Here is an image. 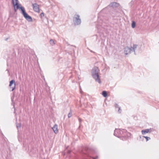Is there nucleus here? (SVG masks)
I'll return each mask as SVG.
<instances>
[{"mask_svg": "<svg viewBox=\"0 0 159 159\" xmlns=\"http://www.w3.org/2000/svg\"><path fill=\"white\" fill-rule=\"evenodd\" d=\"M93 151L87 147H84L82 150L81 153L82 159H96L98 157H94L92 156L94 153Z\"/></svg>", "mask_w": 159, "mask_h": 159, "instance_id": "nucleus-1", "label": "nucleus"}, {"mask_svg": "<svg viewBox=\"0 0 159 159\" xmlns=\"http://www.w3.org/2000/svg\"><path fill=\"white\" fill-rule=\"evenodd\" d=\"M99 70L97 66L94 67L92 70L91 74L93 78L95 80V81L99 83H101V81L99 75Z\"/></svg>", "mask_w": 159, "mask_h": 159, "instance_id": "nucleus-2", "label": "nucleus"}, {"mask_svg": "<svg viewBox=\"0 0 159 159\" xmlns=\"http://www.w3.org/2000/svg\"><path fill=\"white\" fill-rule=\"evenodd\" d=\"M114 135L115 136L119 138L120 135H126L129 136L131 135V134L129 132H127V131L125 129H116L114 132Z\"/></svg>", "mask_w": 159, "mask_h": 159, "instance_id": "nucleus-3", "label": "nucleus"}, {"mask_svg": "<svg viewBox=\"0 0 159 159\" xmlns=\"http://www.w3.org/2000/svg\"><path fill=\"white\" fill-rule=\"evenodd\" d=\"M21 8V13L23 16L24 18L28 21L31 22L32 21V17L28 15V14L26 12L25 9H23Z\"/></svg>", "mask_w": 159, "mask_h": 159, "instance_id": "nucleus-4", "label": "nucleus"}, {"mask_svg": "<svg viewBox=\"0 0 159 159\" xmlns=\"http://www.w3.org/2000/svg\"><path fill=\"white\" fill-rule=\"evenodd\" d=\"M80 16L78 15L75 14L73 18V22L75 25H78L81 23V19L80 18Z\"/></svg>", "mask_w": 159, "mask_h": 159, "instance_id": "nucleus-5", "label": "nucleus"}, {"mask_svg": "<svg viewBox=\"0 0 159 159\" xmlns=\"http://www.w3.org/2000/svg\"><path fill=\"white\" fill-rule=\"evenodd\" d=\"M16 84L15 80H12L10 81L9 86L11 88V91H13L16 88Z\"/></svg>", "mask_w": 159, "mask_h": 159, "instance_id": "nucleus-6", "label": "nucleus"}, {"mask_svg": "<svg viewBox=\"0 0 159 159\" xmlns=\"http://www.w3.org/2000/svg\"><path fill=\"white\" fill-rule=\"evenodd\" d=\"M33 8L34 11L39 12H40V9L39 7V5L36 3H34L32 4Z\"/></svg>", "mask_w": 159, "mask_h": 159, "instance_id": "nucleus-7", "label": "nucleus"}, {"mask_svg": "<svg viewBox=\"0 0 159 159\" xmlns=\"http://www.w3.org/2000/svg\"><path fill=\"white\" fill-rule=\"evenodd\" d=\"M132 51L131 48L128 47H126L125 48V53L126 55H127L129 53H130Z\"/></svg>", "mask_w": 159, "mask_h": 159, "instance_id": "nucleus-8", "label": "nucleus"}, {"mask_svg": "<svg viewBox=\"0 0 159 159\" xmlns=\"http://www.w3.org/2000/svg\"><path fill=\"white\" fill-rule=\"evenodd\" d=\"M119 4L115 2H111L110 4V6L113 7H118L119 6Z\"/></svg>", "mask_w": 159, "mask_h": 159, "instance_id": "nucleus-9", "label": "nucleus"}, {"mask_svg": "<svg viewBox=\"0 0 159 159\" xmlns=\"http://www.w3.org/2000/svg\"><path fill=\"white\" fill-rule=\"evenodd\" d=\"M14 11L15 12L17 11V10L18 9H19L20 10V11H21V8H23V9H25V8L22 6H20V5H16V6H14Z\"/></svg>", "mask_w": 159, "mask_h": 159, "instance_id": "nucleus-10", "label": "nucleus"}, {"mask_svg": "<svg viewBox=\"0 0 159 159\" xmlns=\"http://www.w3.org/2000/svg\"><path fill=\"white\" fill-rule=\"evenodd\" d=\"M138 45L136 44H133V46H131V47L132 51L134 52V54L135 55L136 54L135 53V51L136 49L138 48Z\"/></svg>", "mask_w": 159, "mask_h": 159, "instance_id": "nucleus-11", "label": "nucleus"}, {"mask_svg": "<svg viewBox=\"0 0 159 159\" xmlns=\"http://www.w3.org/2000/svg\"><path fill=\"white\" fill-rule=\"evenodd\" d=\"M58 126L57 124H55L52 128V129L55 134H57L58 132L57 129Z\"/></svg>", "mask_w": 159, "mask_h": 159, "instance_id": "nucleus-12", "label": "nucleus"}, {"mask_svg": "<svg viewBox=\"0 0 159 159\" xmlns=\"http://www.w3.org/2000/svg\"><path fill=\"white\" fill-rule=\"evenodd\" d=\"M12 3L13 6H16V5L21 6L20 4H19L18 0H12Z\"/></svg>", "mask_w": 159, "mask_h": 159, "instance_id": "nucleus-13", "label": "nucleus"}, {"mask_svg": "<svg viewBox=\"0 0 159 159\" xmlns=\"http://www.w3.org/2000/svg\"><path fill=\"white\" fill-rule=\"evenodd\" d=\"M151 129V128L150 129H146L142 130L141 132L143 134H144L146 133H148L149 132L150 130Z\"/></svg>", "mask_w": 159, "mask_h": 159, "instance_id": "nucleus-14", "label": "nucleus"}, {"mask_svg": "<svg viewBox=\"0 0 159 159\" xmlns=\"http://www.w3.org/2000/svg\"><path fill=\"white\" fill-rule=\"evenodd\" d=\"M110 14L113 17H114L116 16V12L115 10H113L110 12Z\"/></svg>", "mask_w": 159, "mask_h": 159, "instance_id": "nucleus-15", "label": "nucleus"}, {"mask_svg": "<svg viewBox=\"0 0 159 159\" xmlns=\"http://www.w3.org/2000/svg\"><path fill=\"white\" fill-rule=\"evenodd\" d=\"M115 107L116 108H118V112L119 113H120L121 110L120 109V107H119V105L117 104L116 103L115 105Z\"/></svg>", "mask_w": 159, "mask_h": 159, "instance_id": "nucleus-16", "label": "nucleus"}, {"mask_svg": "<svg viewBox=\"0 0 159 159\" xmlns=\"http://www.w3.org/2000/svg\"><path fill=\"white\" fill-rule=\"evenodd\" d=\"M21 123H18L17 122L16 123V128L18 130V131H19V129L21 127Z\"/></svg>", "mask_w": 159, "mask_h": 159, "instance_id": "nucleus-17", "label": "nucleus"}, {"mask_svg": "<svg viewBox=\"0 0 159 159\" xmlns=\"http://www.w3.org/2000/svg\"><path fill=\"white\" fill-rule=\"evenodd\" d=\"M102 94L103 96L104 97H106L107 96V92L105 91H103L102 92Z\"/></svg>", "mask_w": 159, "mask_h": 159, "instance_id": "nucleus-18", "label": "nucleus"}, {"mask_svg": "<svg viewBox=\"0 0 159 159\" xmlns=\"http://www.w3.org/2000/svg\"><path fill=\"white\" fill-rule=\"evenodd\" d=\"M136 22L134 21H133L131 24V26L133 28H134L136 26Z\"/></svg>", "mask_w": 159, "mask_h": 159, "instance_id": "nucleus-19", "label": "nucleus"}, {"mask_svg": "<svg viewBox=\"0 0 159 159\" xmlns=\"http://www.w3.org/2000/svg\"><path fill=\"white\" fill-rule=\"evenodd\" d=\"M50 43L51 45L53 46L55 44V43L54 41L52 39H51L50 40Z\"/></svg>", "mask_w": 159, "mask_h": 159, "instance_id": "nucleus-20", "label": "nucleus"}, {"mask_svg": "<svg viewBox=\"0 0 159 159\" xmlns=\"http://www.w3.org/2000/svg\"><path fill=\"white\" fill-rule=\"evenodd\" d=\"M142 137L145 138L146 139V141H148L149 140V139H150V138L148 137L143 136Z\"/></svg>", "mask_w": 159, "mask_h": 159, "instance_id": "nucleus-21", "label": "nucleus"}, {"mask_svg": "<svg viewBox=\"0 0 159 159\" xmlns=\"http://www.w3.org/2000/svg\"><path fill=\"white\" fill-rule=\"evenodd\" d=\"M72 116V113L71 111H70L68 115V118H70Z\"/></svg>", "mask_w": 159, "mask_h": 159, "instance_id": "nucleus-22", "label": "nucleus"}, {"mask_svg": "<svg viewBox=\"0 0 159 159\" xmlns=\"http://www.w3.org/2000/svg\"><path fill=\"white\" fill-rule=\"evenodd\" d=\"M44 16V14L43 12H42L40 14V17L41 18H42V17H43Z\"/></svg>", "mask_w": 159, "mask_h": 159, "instance_id": "nucleus-23", "label": "nucleus"}, {"mask_svg": "<svg viewBox=\"0 0 159 159\" xmlns=\"http://www.w3.org/2000/svg\"><path fill=\"white\" fill-rule=\"evenodd\" d=\"M79 120L80 123L81 122V118H79Z\"/></svg>", "mask_w": 159, "mask_h": 159, "instance_id": "nucleus-24", "label": "nucleus"}, {"mask_svg": "<svg viewBox=\"0 0 159 159\" xmlns=\"http://www.w3.org/2000/svg\"><path fill=\"white\" fill-rule=\"evenodd\" d=\"M70 152H71V151H70V150H68V151H67V153H68V154H70Z\"/></svg>", "mask_w": 159, "mask_h": 159, "instance_id": "nucleus-25", "label": "nucleus"}, {"mask_svg": "<svg viewBox=\"0 0 159 159\" xmlns=\"http://www.w3.org/2000/svg\"><path fill=\"white\" fill-rule=\"evenodd\" d=\"M8 38H7L5 39V41H7L8 39Z\"/></svg>", "mask_w": 159, "mask_h": 159, "instance_id": "nucleus-26", "label": "nucleus"}, {"mask_svg": "<svg viewBox=\"0 0 159 159\" xmlns=\"http://www.w3.org/2000/svg\"><path fill=\"white\" fill-rule=\"evenodd\" d=\"M81 90L80 89V92L81 93Z\"/></svg>", "mask_w": 159, "mask_h": 159, "instance_id": "nucleus-27", "label": "nucleus"}, {"mask_svg": "<svg viewBox=\"0 0 159 159\" xmlns=\"http://www.w3.org/2000/svg\"><path fill=\"white\" fill-rule=\"evenodd\" d=\"M124 138H126V137H124Z\"/></svg>", "mask_w": 159, "mask_h": 159, "instance_id": "nucleus-28", "label": "nucleus"}, {"mask_svg": "<svg viewBox=\"0 0 159 159\" xmlns=\"http://www.w3.org/2000/svg\"><path fill=\"white\" fill-rule=\"evenodd\" d=\"M140 137L141 138V137L140 136Z\"/></svg>", "mask_w": 159, "mask_h": 159, "instance_id": "nucleus-29", "label": "nucleus"}]
</instances>
